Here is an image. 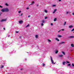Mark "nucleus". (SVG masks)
I'll list each match as a JSON object with an SVG mask.
<instances>
[{"mask_svg": "<svg viewBox=\"0 0 74 74\" xmlns=\"http://www.w3.org/2000/svg\"><path fill=\"white\" fill-rule=\"evenodd\" d=\"M28 17L29 18H30V15H29V16H28Z\"/></svg>", "mask_w": 74, "mask_h": 74, "instance_id": "40", "label": "nucleus"}, {"mask_svg": "<svg viewBox=\"0 0 74 74\" xmlns=\"http://www.w3.org/2000/svg\"><path fill=\"white\" fill-rule=\"evenodd\" d=\"M45 12H46V13H47V12H48V11H47V10H45Z\"/></svg>", "mask_w": 74, "mask_h": 74, "instance_id": "23", "label": "nucleus"}, {"mask_svg": "<svg viewBox=\"0 0 74 74\" xmlns=\"http://www.w3.org/2000/svg\"><path fill=\"white\" fill-rule=\"evenodd\" d=\"M57 10L56 9H55L54 11L53 12V14L55 13V12H56V11Z\"/></svg>", "mask_w": 74, "mask_h": 74, "instance_id": "5", "label": "nucleus"}, {"mask_svg": "<svg viewBox=\"0 0 74 74\" xmlns=\"http://www.w3.org/2000/svg\"><path fill=\"white\" fill-rule=\"evenodd\" d=\"M50 58L51 59V62L52 64H55V63H54V62H53V60L52 59V57L51 56L50 57Z\"/></svg>", "mask_w": 74, "mask_h": 74, "instance_id": "2", "label": "nucleus"}, {"mask_svg": "<svg viewBox=\"0 0 74 74\" xmlns=\"http://www.w3.org/2000/svg\"><path fill=\"white\" fill-rule=\"evenodd\" d=\"M48 41H49V42H51V40H48Z\"/></svg>", "mask_w": 74, "mask_h": 74, "instance_id": "26", "label": "nucleus"}, {"mask_svg": "<svg viewBox=\"0 0 74 74\" xmlns=\"http://www.w3.org/2000/svg\"><path fill=\"white\" fill-rule=\"evenodd\" d=\"M56 5H53V7H56Z\"/></svg>", "mask_w": 74, "mask_h": 74, "instance_id": "35", "label": "nucleus"}, {"mask_svg": "<svg viewBox=\"0 0 74 74\" xmlns=\"http://www.w3.org/2000/svg\"><path fill=\"white\" fill-rule=\"evenodd\" d=\"M73 15H74V13H73Z\"/></svg>", "mask_w": 74, "mask_h": 74, "instance_id": "48", "label": "nucleus"}, {"mask_svg": "<svg viewBox=\"0 0 74 74\" xmlns=\"http://www.w3.org/2000/svg\"><path fill=\"white\" fill-rule=\"evenodd\" d=\"M73 27V26L72 25L69 26V28H71Z\"/></svg>", "mask_w": 74, "mask_h": 74, "instance_id": "7", "label": "nucleus"}, {"mask_svg": "<svg viewBox=\"0 0 74 74\" xmlns=\"http://www.w3.org/2000/svg\"><path fill=\"white\" fill-rule=\"evenodd\" d=\"M41 26H44V24L43 23H42L41 24Z\"/></svg>", "mask_w": 74, "mask_h": 74, "instance_id": "25", "label": "nucleus"}, {"mask_svg": "<svg viewBox=\"0 0 74 74\" xmlns=\"http://www.w3.org/2000/svg\"><path fill=\"white\" fill-rule=\"evenodd\" d=\"M62 53H63V55H65V53H64V52L62 51Z\"/></svg>", "mask_w": 74, "mask_h": 74, "instance_id": "20", "label": "nucleus"}, {"mask_svg": "<svg viewBox=\"0 0 74 74\" xmlns=\"http://www.w3.org/2000/svg\"><path fill=\"white\" fill-rule=\"evenodd\" d=\"M21 11H18V13L19 14H20V13H21Z\"/></svg>", "mask_w": 74, "mask_h": 74, "instance_id": "28", "label": "nucleus"}, {"mask_svg": "<svg viewBox=\"0 0 74 74\" xmlns=\"http://www.w3.org/2000/svg\"><path fill=\"white\" fill-rule=\"evenodd\" d=\"M47 17H45V19H47Z\"/></svg>", "mask_w": 74, "mask_h": 74, "instance_id": "45", "label": "nucleus"}, {"mask_svg": "<svg viewBox=\"0 0 74 74\" xmlns=\"http://www.w3.org/2000/svg\"><path fill=\"white\" fill-rule=\"evenodd\" d=\"M23 69H21V70H23Z\"/></svg>", "mask_w": 74, "mask_h": 74, "instance_id": "47", "label": "nucleus"}, {"mask_svg": "<svg viewBox=\"0 0 74 74\" xmlns=\"http://www.w3.org/2000/svg\"><path fill=\"white\" fill-rule=\"evenodd\" d=\"M7 19H2L1 21V22H4V21H6Z\"/></svg>", "mask_w": 74, "mask_h": 74, "instance_id": "4", "label": "nucleus"}, {"mask_svg": "<svg viewBox=\"0 0 74 74\" xmlns=\"http://www.w3.org/2000/svg\"><path fill=\"white\" fill-rule=\"evenodd\" d=\"M39 6V5H38H38H36L37 7H38Z\"/></svg>", "mask_w": 74, "mask_h": 74, "instance_id": "38", "label": "nucleus"}, {"mask_svg": "<svg viewBox=\"0 0 74 74\" xmlns=\"http://www.w3.org/2000/svg\"><path fill=\"white\" fill-rule=\"evenodd\" d=\"M16 33H19V32L16 31Z\"/></svg>", "mask_w": 74, "mask_h": 74, "instance_id": "33", "label": "nucleus"}, {"mask_svg": "<svg viewBox=\"0 0 74 74\" xmlns=\"http://www.w3.org/2000/svg\"><path fill=\"white\" fill-rule=\"evenodd\" d=\"M23 15V13H21V15H20V16H22V15Z\"/></svg>", "mask_w": 74, "mask_h": 74, "instance_id": "29", "label": "nucleus"}, {"mask_svg": "<svg viewBox=\"0 0 74 74\" xmlns=\"http://www.w3.org/2000/svg\"><path fill=\"white\" fill-rule=\"evenodd\" d=\"M73 33H74V31L73 32Z\"/></svg>", "mask_w": 74, "mask_h": 74, "instance_id": "50", "label": "nucleus"}, {"mask_svg": "<svg viewBox=\"0 0 74 74\" xmlns=\"http://www.w3.org/2000/svg\"><path fill=\"white\" fill-rule=\"evenodd\" d=\"M5 5H6V6H8V4L7 3H6Z\"/></svg>", "mask_w": 74, "mask_h": 74, "instance_id": "24", "label": "nucleus"}, {"mask_svg": "<svg viewBox=\"0 0 74 74\" xmlns=\"http://www.w3.org/2000/svg\"><path fill=\"white\" fill-rule=\"evenodd\" d=\"M66 22H65L64 23V26H65V25H66Z\"/></svg>", "mask_w": 74, "mask_h": 74, "instance_id": "18", "label": "nucleus"}, {"mask_svg": "<svg viewBox=\"0 0 74 74\" xmlns=\"http://www.w3.org/2000/svg\"><path fill=\"white\" fill-rule=\"evenodd\" d=\"M56 20H57V18H55L54 20V21H56Z\"/></svg>", "mask_w": 74, "mask_h": 74, "instance_id": "14", "label": "nucleus"}, {"mask_svg": "<svg viewBox=\"0 0 74 74\" xmlns=\"http://www.w3.org/2000/svg\"><path fill=\"white\" fill-rule=\"evenodd\" d=\"M71 65V64H69L67 65L68 66H70Z\"/></svg>", "mask_w": 74, "mask_h": 74, "instance_id": "22", "label": "nucleus"}, {"mask_svg": "<svg viewBox=\"0 0 74 74\" xmlns=\"http://www.w3.org/2000/svg\"><path fill=\"white\" fill-rule=\"evenodd\" d=\"M34 1H33L32 2V3L31 4V5H33V4H34Z\"/></svg>", "mask_w": 74, "mask_h": 74, "instance_id": "11", "label": "nucleus"}, {"mask_svg": "<svg viewBox=\"0 0 74 74\" xmlns=\"http://www.w3.org/2000/svg\"><path fill=\"white\" fill-rule=\"evenodd\" d=\"M58 50H57L55 51V53L57 54L58 53Z\"/></svg>", "mask_w": 74, "mask_h": 74, "instance_id": "10", "label": "nucleus"}, {"mask_svg": "<svg viewBox=\"0 0 74 74\" xmlns=\"http://www.w3.org/2000/svg\"><path fill=\"white\" fill-rule=\"evenodd\" d=\"M4 30H5V28H3Z\"/></svg>", "mask_w": 74, "mask_h": 74, "instance_id": "44", "label": "nucleus"}, {"mask_svg": "<svg viewBox=\"0 0 74 74\" xmlns=\"http://www.w3.org/2000/svg\"><path fill=\"white\" fill-rule=\"evenodd\" d=\"M51 26H53V24L52 23H51Z\"/></svg>", "mask_w": 74, "mask_h": 74, "instance_id": "37", "label": "nucleus"}, {"mask_svg": "<svg viewBox=\"0 0 74 74\" xmlns=\"http://www.w3.org/2000/svg\"><path fill=\"white\" fill-rule=\"evenodd\" d=\"M19 38H22V36H20L19 37Z\"/></svg>", "mask_w": 74, "mask_h": 74, "instance_id": "42", "label": "nucleus"}, {"mask_svg": "<svg viewBox=\"0 0 74 74\" xmlns=\"http://www.w3.org/2000/svg\"><path fill=\"white\" fill-rule=\"evenodd\" d=\"M65 42H61V43H60V44H63L64 43H65Z\"/></svg>", "mask_w": 74, "mask_h": 74, "instance_id": "8", "label": "nucleus"}, {"mask_svg": "<svg viewBox=\"0 0 74 74\" xmlns=\"http://www.w3.org/2000/svg\"><path fill=\"white\" fill-rule=\"evenodd\" d=\"M29 26V25L28 24L26 26V27H28Z\"/></svg>", "mask_w": 74, "mask_h": 74, "instance_id": "32", "label": "nucleus"}, {"mask_svg": "<svg viewBox=\"0 0 74 74\" xmlns=\"http://www.w3.org/2000/svg\"><path fill=\"white\" fill-rule=\"evenodd\" d=\"M62 1V0H59V1Z\"/></svg>", "mask_w": 74, "mask_h": 74, "instance_id": "43", "label": "nucleus"}, {"mask_svg": "<svg viewBox=\"0 0 74 74\" xmlns=\"http://www.w3.org/2000/svg\"><path fill=\"white\" fill-rule=\"evenodd\" d=\"M1 11H2V12H7L9 11V9H8V8L2 9L1 10Z\"/></svg>", "mask_w": 74, "mask_h": 74, "instance_id": "1", "label": "nucleus"}, {"mask_svg": "<svg viewBox=\"0 0 74 74\" xmlns=\"http://www.w3.org/2000/svg\"><path fill=\"white\" fill-rule=\"evenodd\" d=\"M56 40L57 41H59V40L58 38H56Z\"/></svg>", "mask_w": 74, "mask_h": 74, "instance_id": "9", "label": "nucleus"}, {"mask_svg": "<svg viewBox=\"0 0 74 74\" xmlns=\"http://www.w3.org/2000/svg\"><path fill=\"white\" fill-rule=\"evenodd\" d=\"M62 56H63V55H60L59 56V57H62Z\"/></svg>", "mask_w": 74, "mask_h": 74, "instance_id": "19", "label": "nucleus"}, {"mask_svg": "<svg viewBox=\"0 0 74 74\" xmlns=\"http://www.w3.org/2000/svg\"><path fill=\"white\" fill-rule=\"evenodd\" d=\"M23 21H19V24H22V23H23Z\"/></svg>", "mask_w": 74, "mask_h": 74, "instance_id": "3", "label": "nucleus"}, {"mask_svg": "<svg viewBox=\"0 0 74 74\" xmlns=\"http://www.w3.org/2000/svg\"><path fill=\"white\" fill-rule=\"evenodd\" d=\"M4 67V66L2 65L1 66V69H3Z\"/></svg>", "mask_w": 74, "mask_h": 74, "instance_id": "12", "label": "nucleus"}, {"mask_svg": "<svg viewBox=\"0 0 74 74\" xmlns=\"http://www.w3.org/2000/svg\"><path fill=\"white\" fill-rule=\"evenodd\" d=\"M44 22H45L44 21V20L42 21V23H44Z\"/></svg>", "mask_w": 74, "mask_h": 74, "instance_id": "21", "label": "nucleus"}, {"mask_svg": "<svg viewBox=\"0 0 74 74\" xmlns=\"http://www.w3.org/2000/svg\"><path fill=\"white\" fill-rule=\"evenodd\" d=\"M60 31H61V30H60L58 31V32H60Z\"/></svg>", "mask_w": 74, "mask_h": 74, "instance_id": "46", "label": "nucleus"}, {"mask_svg": "<svg viewBox=\"0 0 74 74\" xmlns=\"http://www.w3.org/2000/svg\"><path fill=\"white\" fill-rule=\"evenodd\" d=\"M66 14H69V12H66Z\"/></svg>", "mask_w": 74, "mask_h": 74, "instance_id": "41", "label": "nucleus"}, {"mask_svg": "<svg viewBox=\"0 0 74 74\" xmlns=\"http://www.w3.org/2000/svg\"><path fill=\"white\" fill-rule=\"evenodd\" d=\"M35 36H36V38H38V35H36Z\"/></svg>", "mask_w": 74, "mask_h": 74, "instance_id": "17", "label": "nucleus"}, {"mask_svg": "<svg viewBox=\"0 0 74 74\" xmlns=\"http://www.w3.org/2000/svg\"><path fill=\"white\" fill-rule=\"evenodd\" d=\"M66 63H70L69 62H68V61H66Z\"/></svg>", "mask_w": 74, "mask_h": 74, "instance_id": "34", "label": "nucleus"}, {"mask_svg": "<svg viewBox=\"0 0 74 74\" xmlns=\"http://www.w3.org/2000/svg\"><path fill=\"white\" fill-rule=\"evenodd\" d=\"M0 8H3V6L0 5Z\"/></svg>", "mask_w": 74, "mask_h": 74, "instance_id": "36", "label": "nucleus"}, {"mask_svg": "<svg viewBox=\"0 0 74 74\" xmlns=\"http://www.w3.org/2000/svg\"><path fill=\"white\" fill-rule=\"evenodd\" d=\"M71 46L72 47H74V45L73 44H71Z\"/></svg>", "mask_w": 74, "mask_h": 74, "instance_id": "13", "label": "nucleus"}, {"mask_svg": "<svg viewBox=\"0 0 74 74\" xmlns=\"http://www.w3.org/2000/svg\"><path fill=\"white\" fill-rule=\"evenodd\" d=\"M70 37L71 38H73L74 37V36H71Z\"/></svg>", "mask_w": 74, "mask_h": 74, "instance_id": "27", "label": "nucleus"}, {"mask_svg": "<svg viewBox=\"0 0 74 74\" xmlns=\"http://www.w3.org/2000/svg\"><path fill=\"white\" fill-rule=\"evenodd\" d=\"M43 64L42 65L43 66H45V64Z\"/></svg>", "mask_w": 74, "mask_h": 74, "instance_id": "30", "label": "nucleus"}, {"mask_svg": "<svg viewBox=\"0 0 74 74\" xmlns=\"http://www.w3.org/2000/svg\"><path fill=\"white\" fill-rule=\"evenodd\" d=\"M72 67H74V63H73L72 64Z\"/></svg>", "mask_w": 74, "mask_h": 74, "instance_id": "16", "label": "nucleus"}, {"mask_svg": "<svg viewBox=\"0 0 74 74\" xmlns=\"http://www.w3.org/2000/svg\"><path fill=\"white\" fill-rule=\"evenodd\" d=\"M64 29H61V30L62 31H64Z\"/></svg>", "mask_w": 74, "mask_h": 74, "instance_id": "31", "label": "nucleus"}, {"mask_svg": "<svg viewBox=\"0 0 74 74\" xmlns=\"http://www.w3.org/2000/svg\"><path fill=\"white\" fill-rule=\"evenodd\" d=\"M58 37H59V38H60V37H62V36H61V35H58Z\"/></svg>", "mask_w": 74, "mask_h": 74, "instance_id": "6", "label": "nucleus"}, {"mask_svg": "<svg viewBox=\"0 0 74 74\" xmlns=\"http://www.w3.org/2000/svg\"><path fill=\"white\" fill-rule=\"evenodd\" d=\"M1 16V14H0V16Z\"/></svg>", "mask_w": 74, "mask_h": 74, "instance_id": "49", "label": "nucleus"}, {"mask_svg": "<svg viewBox=\"0 0 74 74\" xmlns=\"http://www.w3.org/2000/svg\"><path fill=\"white\" fill-rule=\"evenodd\" d=\"M26 9H27V10H29V8H27Z\"/></svg>", "mask_w": 74, "mask_h": 74, "instance_id": "39", "label": "nucleus"}, {"mask_svg": "<svg viewBox=\"0 0 74 74\" xmlns=\"http://www.w3.org/2000/svg\"><path fill=\"white\" fill-rule=\"evenodd\" d=\"M65 63H66L65 62H63V65H65Z\"/></svg>", "mask_w": 74, "mask_h": 74, "instance_id": "15", "label": "nucleus"}]
</instances>
